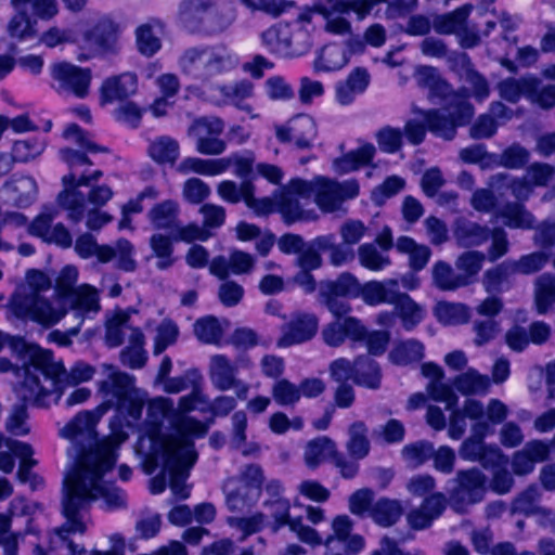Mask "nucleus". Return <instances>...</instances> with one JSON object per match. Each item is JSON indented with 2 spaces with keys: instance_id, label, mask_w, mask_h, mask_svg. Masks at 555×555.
Returning <instances> with one entry per match:
<instances>
[{
  "instance_id": "f257e3e1",
  "label": "nucleus",
  "mask_w": 555,
  "mask_h": 555,
  "mask_svg": "<svg viewBox=\"0 0 555 555\" xmlns=\"http://www.w3.org/2000/svg\"><path fill=\"white\" fill-rule=\"evenodd\" d=\"M12 346L24 358L21 396L40 408L48 406L52 399L57 402L65 387L88 382L95 373L94 367L85 362L75 363L66 373L63 364L54 361L52 352L22 338H14Z\"/></svg>"
},
{
  "instance_id": "f03ea898",
  "label": "nucleus",
  "mask_w": 555,
  "mask_h": 555,
  "mask_svg": "<svg viewBox=\"0 0 555 555\" xmlns=\"http://www.w3.org/2000/svg\"><path fill=\"white\" fill-rule=\"evenodd\" d=\"M175 425L178 436H163L160 439L162 459L169 474V487L172 493L180 499H188L190 489L185 480L198 457L193 438L204 437L208 426L188 417L178 420Z\"/></svg>"
},
{
  "instance_id": "7ed1b4c3",
  "label": "nucleus",
  "mask_w": 555,
  "mask_h": 555,
  "mask_svg": "<svg viewBox=\"0 0 555 555\" xmlns=\"http://www.w3.org/2000/svg\"><path fill=\"white\" fill-rule=\"evenodd\" d=\"M115 465V455L106 460L87 455L82 457L73 470H67L63 480V496L87 495L88 503L83 508V519L90 505L102 499L107 509H117L126 506V494L113 485L103 482L104 475Z\"/></svg>"
},
{
  "instance_id": "20e7f679",
  "label": "nucleus",
  "mask_w": 555,
  "mask_h": 555,
  "mask_svg": "<svg viewBox=\"0 0 555 555\" xmlns=\"http://www.w3.org/2000/svg\"><path fill=\"white\" fill-rule=\"evenodd\" d=\"M60 156L69 167V173L62 178L65 189L59 194V205L67 211V218L78 223L83 219L86 196L79 191L80 186H92L103 176L102 170L91 173L80 171V167L91 166L92 162L77 150L64 147L60 150Z\"/></svg>"
},
{
  "instance_id": "39448f33",
  "label": "nucleus",
  "mask_w": 555,
  "mask_h": 555,
  "mask_svg": "<svg viewBox=\"0 0 555 555\" xmlns=\"http://www.w3.org/2000/svg\"><path fill=\"white\" fill-rule=\"evenodd\" d=\"M103 415V411H83L78 413L61 430L60 436L70 440L72 446L67 450V470H73L76 464L85 456L92 455L106 460L114 456V450L107 443H99L95 426Z\"/></svg>"
},
{
  "instance_id": "423d86ee",
  "label": "nucleus",
  "mask_w": 555,
  "mask_h": 555,
  "mask_svg": "<svg viewBox=\"0 0 555 555\" xmlns=\"http://www.w3.org/2000/svg\"><path fill=\"white\" fill-rule=\"evenodd\" d=\"M103 415V411H83L78 413L61 430L60 436L70 440L72 446L67 450V470H73L76 464L85 456L92 455L106 460L114 456V450L107 443H99L95 426Z\"/></svg>"
},
{
  "instance_id": "0eeeda50",
  "label": "nucleus",
  "mask_w": 555,
  "mask_h": 555,
  "mask_svg": "<svg viewBox=\"0 0 555 555\" xmlns=\"http://www.w3.org/2000/svg\"><path fill=\"white\" fill-rule=\"evenodd\" d=\"M236 65L235 55L222 44L189 47L182 51L178 59L181 73L203 83L229 73Z\"/></svg>"
},
{
  "instance_id": "6e6552de",
  "label": "nucleus",
  "mask_w": 555,
  "mask_h": 555,
  "mask_svg": "<svg viewBox=\"0 0 555 555\" xmlns=\"http://www.w3.org/2000/svg\"><path fill=\"white\" fill-rule=\"evenodd\" d=\"M90 496L73 495L62 498V514L65 522L56 528L49 538L47 550L36 547L37 555H83V547L68 540L69 533H83L87 530V520L83 519V508Z\"/></svg>"
},
{
  "instance_id": "1a4fd4ad",
  "label": "nucleus",
  "mask_w": 555,
  "mask_h": 555,
  "mask_svg": "<svg viewBox=\"0 0 555 555\" xmlns=\"http://www.w3.org/2000/svg\"><path fill=\"white\" fill-rule=\"evenodd\" d=\"M105 367L107 375L100 384L104 402L98 409L104 414L108 409L115 408L120 414H127L133 421H138L142 415L144 400L134 389L133 377L112 365Z\"/></svg>"
},
{
  "instance_id": "9d476101",
  "label": "nucleus",
  "mask_w": 555,
  "mask_h": 555,
  "mask_svg": "<svg viewBox=\"0 0 555 555\" xmlns=\"http://www.w3.org/2000/svg\"><path fill=\"white\" fill-rule=\"evenodd\" d=\"M74 249L82 259L95 257L100 263L116 261L117 269L125 272H133L137 261L133 258L134 247L126 238H119L114 244H99L90 233H83L76 238Z\"/></svg>"
},
{
  "instance_id": "9b49d317",
  "label": "nucleus",
  "mask_w": 555,
  "mask_h": 555,
  "mask_svg": "<svg viewBox=\"0 0 555 555\" xmlns=\"http://www.w3.org/2000/svg\"><path fill=\"white\" fill-rule=\"evenodd\" d=\"M311 197L312 189L308 180L293 178L274 191L276 212L286 224L313 220L314 211L306 209Z\"/></svg>"
},
{
  "instance_id": "f8f14e48",
  "label": "nucleus",
  "mask_w": 555,
  "mask_h": 555,
  "mask_svg": "<svg viewBox=\"0 0 555 555\" xmlns=\"http://www.w3.org/2000/svg\"><path fill=\"white\" fill-rule=\"evenodd\" d=\"M8 307L18 319H29L42 326L50 327L59 323L67 310L55 307L39 294H28L25 287H17L12 294Z\"/></svg>"
},
{
  "instance_id": "ddd939ff",
  "label": "nucleus",
  "mask_w": 555,
  "mask_h": 555,
  "mask_svg": "<svg viewBox=\"0 0 555 555\" xmlns=\"http://www.w3.org/2000/svg\"><path fill=\"white\" fill-rule=\"evenodd\" d=\"M449 496L451 506L459 513L468 506L480 503L487 492V476L478 468L459 470L450 480Z\"/></svg>"
},
{
  "instance_id": "4468645a",
  "label": "nucleus",
  "mask_w": 555,
  "mask_h": 555,
  "mask_svg": "<svg viewBox=\"0 0 555 555\" xmlns=\"http://www.w3.org/2000/svg\"><path fill=\"white\" fill-rule=\"evenodd\" d=\"M312 189V196L318 207L324 212H333L347 201L359 194V184L356 180L338 182L322 176L308 180Z\"/></svg>"
},
{
  "instance_id": "2eb2a0df",
  "label": "nucleus",
  "mask_w": 555,
  "mask_h": 555,
  "mask_svg": "<svg viewBox=\"0 0 555 555\" xmlns=\"http://www.w3.org/2000/svg\"><path fill=\"white\" fill-rule=\"evenodd\" d=\"M420 113L427 125V129L437 137L451 140L455 135L456 127L467 124L474 115V107L465 99H461L456 106L450 112L446 111H421Z\"/></svg>"
},
{
  "instance_id": "dca6fc26",
  "label": "nucleus",
  "mask_w": 555,
  "mask_h": 555,
  "mask_svg": "<svg viewBox=\"0 0 555 555\" xmlns=\"http://www.w3.org/2000/svg\"><path fill=\"white\" fill-rule=\"evenodd\" d=\"M224 122L218 117L196 119L188 133L195 141V150L202 155L217 156L227 150V142L220 138Z\"/></svg>"
},
{
  "instance_id": "f3484780",
  "label": "nucleus",
  "mask_w": 555,
  "mask_h": 555,
  "mask_svg": "<svg viewBox=\"0 0 555 555\" xmlns=\"http://www.w3.org/2000/svg\"><path fill=\"white\" fill-rule=\"evenodd\" d=\"M59 92L72 93L79 99L88 95L92 79L90 68H81L69 62H57L50 66Z\"/></svg>"
},
{
  "instance_id": "a211bd4d",
  "label": "nucleus",
  "mask_w": 555,
  "mask_h": 555,
  "mask_svg": "<svg viewBox=\"0 0 555 555\" xmlns=\"http://www.w3.org/2000/svg\"><path fill=\"white\" fill-rule=\"evenodd\" d=\"M120 25L111 15H101L85 31L83 39L100 54H117L120 44Z\"/></svg>"
},
{
  "instance_id": "6ab92c4d",
  "label": "nucleus",
  "mask_w": 555,
  "mask_h": 555,
  "mask_svg": "<svg viewBox=\"0 0 555 555\" xmlns=\"http://www.w3.org/2000/svg\"><path fill=\"white\" fill-rule=\"evenodd\" d=\"M320 13L326 20L325 29L333 35H348L351 31L350 23L343 16V13L356 11L359 15H365L372 8L366 0H336L331 10L323 4L318 5Z\"/></svg>"
},
{
  "instance_id": "aec40b11",
  "label": "nucleus",
  "mask_w": 555,
  "mask_h": 555,
  "mask_svg": "<svg viewBox=\"0 0 555 555\" xmlns=\"http://www.w3.org/2000/svg\"><path fill=\"white\" fill-rule=\"evenodd\" d=\"M275 135L282 143L293 142L300 150L310 149L317 137V125L312 117L299 115L284 126H276Z\"/></svg>"
},
{
  "instance_id": "412c9836",
  "label": "nucleus",
  "mask_w": 555,
  "mask_h": 555,
  "mask_svg": "<svg viewBox=\"0 0 555 555\" xmlns=\"http://www.w3.org/2000/svg\"><path fill=\"white\" fill-rule=\"evenodd\" d=\"M319 328V320L312 313L298 312L282 327V336L278 346L286 348L302 344L315 336Z\"/></svg>"
},
{
  "instance_id": "4be33fe9",
  "label": "nucleus",
  "mask_w": 555,
  "mask_h": 555,
  "mask_svg": "<svg viewBox=\"0 0 555 555\" xmlns=\"http://www.w3.org/2000/svg\"><path fill=\"white\" fill-rule=\"evenodd\" d=\"M65 305L73 311L77 324L92 318L101 310L99 291L90 284H81L63 298Z\"/></svg>"
},
{
  "instance_id": "5701e85b",
  "label": "nucleus",
  "mask_w": 555,
  "mask_h": 555,
  "mask_svg": "<svg viewBox=\"0 0 555 555\" xmlns=\"http://www.w3.org/2000/svg\"><path fill=\"white\" fill-rule=\"evenodd\" d=\"M366 335V328L360 320L353 317L335 319L322 330V338L330 347L341 346L347 338L361 341Z\"/></svg>"
},
{
  "instance_id": "b1692460",
  "label": "nucleus",
  "mask_w": 555,
  "mask_h": 555,
  "mask_svg": "<svg viewBox=\"0 0 555 555\" xmlns=\"http://www.w3.org/2000/svg\"><path fill=\"white\" fill-rule=\"evenodd\" d=\"M55 217L56 212L53 211L40 214L30 223L29 233L47 243L68 248L73 244L72 235L63 223L52 224Z\"/></svg>"
},
{
  "instance_id": "393cba45",
  "label": "nucleus",
  "mask_w": 555,
  "mask_h": 555,
  "mask_svg": "<svg viewBox=\"0 0 555 555\" xmlns=\"http://www.w3.org/2000/svg\"><path fill=\"white\" fill-rule=\"evenodd\" d=\"M295 37L308 38V34L299 29L296 34L292 35L287 25H276L261 34V41L273 53H288L291 50L301 53L302 49H298L295 44Z\"/></svg>"
},
{
  "instance_id": "a878e982",
  "label": "nucleus",
  "mask_w": 555,
  "mask_h": 555,
  "mask_svg": "<svg viewBox=\"0 0 555 555\" xmlns=\"http://www.w3.org/2000/svg\"><path fill=\"white\" fill-rule=\"evenodd\" d=\"M485 414V405L476 399H466L461 409L453 410L449 420L448 436L453 440H459L466 431V418L480 422Z\"/></svg>"
},
{
  "instance_id": "bb28decb",
  "label": "nucleus",
  "mask_w": 555,
  "mask_h": 555,
  "mask_svg": "<svg viewBox=\"0 0 555 555\" xmlns=\"http://www.w3.org/2000/svg\"><path fill=\"white\" fill-rule=\"evenodd\" d=\"M400 292L397 279L374 280L361 285L359 297L369 306L392 305Z\"/></svg>"
},
{
  "instance_id": "cd10ccee",
  "label": "nucleus",
  "mask_w": 555,
  "mask_h": 555,
  "mask_svg": "<svg viewBox=\"0 0 555 555\" xmlns=\"http://www.w3.org/2000/svg\"><path fill=\"white\" fill-rule=\"evenodd\" d=\"M137 76L132 73H124L106 78L100 88L101 103L122 101L137 91Z\"/></svg>"
},
{
  "instance_id": "c85d7f7f",
  "label": "nucleus",
  "mask_w": 555,
  "mask_h": 555,
  "mask_svg": "<svg viewBox=\"0 0 555 555\" xmlns=\"http://www.w3.org/2000/svg\"><path fill=\"white\" fill-rule=\"evenodd\" d=\"M453 236L457 246L462 248L478 247L490 238V229L475 221L460 218L454 222Z\"/></svg>"
},
{
  "instance_id": "c756f323",
  "label": "nucleus",
  "mask_w": 555,
  "mask_h": 555,
  "mask_svg": "<svg viewBox=\"0 0 555 555\" xmlns=\"http://www.w3.org/2000/svg\"><path fill=\"white\" fill-rule=\"evenodd\" d=\"M180 215V206L175 199H165L155 204L147 212V220L153 229L165 230L169 234H173L178 229Z\"/></svg>"
},
{
  "instance_id": "7c9ffc66",
  "label": "nucleus",
  "mask_w": 555,
  "mask_h": 555,
  "mask_svg": "<svg viewBox=\"0 0 555 555\" xmlns=\"http://www.w3.org/2000/svg\"><path fill=\"white\" fill-rule=\"evenodd\" d=\"M3 190L8 199L21 208L30 206L36 201L38 193L35 179L26 176L12 178L4 184Z\"/></svg>"
},
{
  "instance_id": "2f4dec72",
  "label": "nucleus",
  "mask_w": 555,
  "mask_h": 555,
  "mask_svg": "<svg viewBox=\"0 0 555 555\" xmlns=\"http://www.w3.org/2000/svg\"><path fill=\"white\" fill-rule=\"evenodd\" d=\"M392 306L402 327L408 332L413 331L426 317L425 307L403 292L399 293Z\"/></svg>"
},
{
  "instance_id": "473e14b6",
  "label": "nucleus",
  "mask_w": 555,
  "mask_h": 555,
  "mask_svg": "<svg viewBox=\"0 0 555 555\" xmlns=\"http://www.w3.org/2000/svg\"><path fill=\"white\" fill-rule=\"evenodd\" d=\"M237 365L223 354L212 356L209 364V377L212 385L219 390H229L238 387L240 382L235 378Z\"/></svg>"
},
{
  "instance_id": "72a5a7b5",
  "label": "nucleus",
  "mask_w": 555,
  "mask_h": 555,
  "mask_svg": "<svg viewBox=\"0 0 555 555\" xmlns=\"http://www.w3.org/2000/svg\"><path fill=\"white\" fill-rule=\"evenodd\" d=\"M533 305L540 315L553 310L555 307V274L543 273L534 280Z\"/></svg>"
},
{
  "instance_id": "f704fd0d",
  "label": "nucleus",
  "mask_w": 555,
  "mask_h": 555,
  "mask_svg": "<svg viewBox=\"0 0 555 555\" xmlns=\"http://www.w3.org/2000/svg\"><path fill=\"white\" fill-rule=\"evenodd\" d=\"M495 217L503 219L509 229L532 230L535 223L534 216L518 202L506 203L495 212Z\"/></svg>"
},
{
  "instance_id": "c9c22d12",
  "label": "nucleus",
  "mask_w": 555,
  "mask_h": 555,
  "mask_svg": "<svg viewBox=\"0 0 555 555\" xmlns=\"http://www.w3.org/2000/svg\"><path fill=\"white\" fill-rule=\"evenodd\" d=\"M346 450L351 459L358 461L366 457L371 450L369 428L363 421H356L348 426Z\"/></svg>"
},
{
  "instance_id": "e433bc0d",
  "label": "nucleus",
  "mask_w": 555,
  "mask_h": 555,
  "mask_svg": "<svg viewBox=\"0 0 555 555\" xmlns=\"http://www.w3.org/2000/svg\"><path fill=\"white\" fill-rule=\"evenodd\" d=\"M337 446L330 437L321 436L310 440L304 451V459L307 466L315 468L322 462L335 457Z\"/></svg>"
},
{
  "instance_id": "4c0bfd02",
  "label": "nucleus",
  "mask_w": 555,
  "mask_h": 555,
  "mask_svg": "<svg viewBox=\"0 0 555 555\" xmlns=\"http://www.w3.org/2000/svg\"><path fill=\"white\" fill-rule=\"evenodd\" d=\"M470 431V437L462 442L459 453L465 461L478 462L486 447L483 439L490 433V428L487 422H477L472 425Z\"/></svg>"
},
{
  "instance_id": "58836bf2",
  "label": "nucleus",
  "mask_w": 555,
  "mask_h": 555,
  "mask_svg": "<svg viewBox=\"0 0 555 555\" xmlns=\"http://www.w3.org/2000/svg\"><path fill=\"white\" fill-rule=\"evenodd\" d=\"M147 154L159 165H173L180 156V144L169 135H160L150 142Z\"/></svg>"
},
{
  "instance_id": "ea45409f",
  "label": "nucleus",
  "mask_w": 555,
  "mask_h": 555,
  "mask_svg": "<svg viewBox=\"0 0 555 555\" xmlns=\"http://www.w3.org/2000/svg\"><path fill=\"white\" fill-rule=\"evenodd\" d=\"M173 242L171 234H163L160 232L152 234L149 240L152 257L156 259V268L158 270H167L173 266L176 258L173 257Z\"/></svg>"
},
{
  "instance_id": "a19ab883",
  "label": "nucleus",
  "mask_w": 555,
  "mask_h": 555,
  "mask_svg": "<svg viewBox=\"0 0 555 555\" xmlns=\"http://www.w3.org/2000/svg\"><path fill=\"white\" fill-rule=\"evenodd\" d=\"M375 154L373 144L367 143L359 149L351 151L341 157L333 160V169L335 172L344 175L359 169L361 166L369 164Z\"/></svg>"
},
{
  "instance_id": "79ce46f5",
  "label": "nucleus",
  "mask_w": 555,
  "mask_h": 555,
  "mask_svg": "<svg viewBox=\"0 0 555 555\" xmlns=\"http://www.w3.org/2000/svg\"><path fill=\"white\" fill-rule=\"evenodd\" d=\"M472 9L470 4H465L450 13L434 16V30L439 35H456L464 26Z\"/></svg>"
},
{
  "instance_id": "37998d69",
  "label": "nucleus",
  "mask_w": 555,
  "mask_h": 555,
  "mask_svg": "<svg viewBox=\"0 0 555 555\" xmlns=\"http://www.w3.org/2000/svg\"><path fill=\"white\" fill-rule=\"evenodd\" d=\"M225 162L219 158L185 157L177 166L182 175L197 173L202 176H218L224 172Z\"/></svg>"
},
{
  "instance_id": "c03bdc74",
  "label": "nucleus",
  "mask_w": 555,
  "mask_h": 555,
  "mask_svg": "<svg viewBox=\"0 0 555 555\" xmlns=\"http://www.w3.org/2000/svg\"><path fill=\"white\" fill-rule=\"evenodd\" d=\"M537 78L532 76L506 78L498 83L500 96L511 103H517L522 95L528 99V93L534 90Z\"/></svg>"
},
{
  "instance_id": "a18cd8bd",
  "label": "nucleus",
  "mask_w": 555,
  "mask_h": 555,
  "mask_svg": "<svg viewBox=\"0 0 555 555\" xmlns=\"http://www.w3.org/2000/svg\"><path fill=\"white\" fill-rule=\"evenodd\" d=\"M425 347L417 339L399 341L388 354L389 360L396 365H409L418 362L424 358Z\"/></svg>"
},
{
  "instance_id": "49530a36",
  "label": "nucleus",
  "mask_w": 555,
  "mask_h": 555,
  "mask_svg": "<svg viewBox=\"0 0 555 555\" xmlns=\"http://www.w3.org/2000/svg\"><path fill=\"white\" fill-rule=\"evenodd\" d=\"M485 260L486 255L478 250L464 251L455 259L454 267L466 286L476 281Z\"/></svg>"
},
{
  "instance_id": "de8ad7c7",
  "label": "nucleus",
  "mask_w": 555,
  "mask_h": 555,
  "mask_svg": "<svg viewBox=\"0 0 555 555\" xmlns=\"http://www.w3.org/2000/svg\"><path fill=\"white\" fill-rule=\"evenodd\" d=\"M434 285L443 292L456 291L466 287L457 270L446 261H437L431 269Z\"/></svg>"
},
{
  "instance_id": "09e8293b",
  "label": "nucleus",
  "mask_w": 555,
  "mask_h": 555,
  "mask_svg": "<svg viewBox=\"0 0 555 555\" xmlns=\"http://www.w3.org/2000/svg\"><path fill=\"white\" fill-rule=\"evenodd\" d=\"M454 387L462 395H486L490 389V379L487 375H482L474 369L455 377L453 382Z\"/></svg>"
},
{
  "instance_id": "8fccbe9b",
  "label": "nucleus",
  "mask_w": 555,
  "mask_h": 555,
  "mask_svg": "<svg viewBox=\"0 0 555 555\" xmlns=\"http://www.w3.org/2000/svg\"><path fill=\"white\" fill-rule=\"evenodd\" d=\"M396 248L398 251L409 255V263L414 271L424 269L431 256L428 246L420 245L409 236H400L396 242Z\"/></svg>"
},
{
  "instance_id": "3c124183",
  "label": "nucleus",
  "mask_w": 555,
  "mask_h": 555,
  "mask_svg": "<svg viewBox=\"0 0 555 555\" xmlns=\"http://www.w3.org/2000/svg\"><path fill=\"white\" fill-rule=\"evenodd\" d=\"M415 79L422 88L428 89L430 95L446 98L451 92L450 85L442 79L438 70L433 66H420L415 70Z\"/></svg>"
},
{
  "instance_id": "603ef678",
  "label": "nucleus",
  "mask_w": 555,
  "mask_h": 555,
  "mask_svg": "<svg viewBox=\"0 0 555 555\" xmlns=\"http://www.w3.org/2000/svg\"><path fill=\"white\" fill-rule=\"evenodd\" d=\"M516 272L511 260H505L500 264L488 269L482 276V285L487 293H500L508 288V280Z\"/></svg>"
},
{
  "instance_id": "864d4df0",
  "label": "nucleus",
  "mask_w": 555,
  "mask_h": 555,
  "mask_svg": "<svg viewBox=\"0 0 555 555\" xmlns=\"http://www.w3.org/2000/svg\"><path fill=\"white\" fill-rule=\"evenodd\" d=\"M359 263L374 272L383 271L391 264L387 253L378 249L374 243H364L357 250Z\"/></svg>"
},
{
  "instance_id": "5fc2aeb1",
  "label": "nucleus",
  "mask_w": 555,
  "mask_h": 555,
  "mask_svg": "<svg viewBox=\"0 0 555 555\" xmlns=\"http://www.w3.org/2000/svg\"><path fill=\"white\" fill-rule=\"evenodd\" d=\"M353 380L357 385L378 389L380 387L382 373L379 365L365 357L356 360V374Z\"/></svg>"
},
{
  "instance_id": "6e6d98bb",
  "label": "nucleus",
  "mask_w": 555,
  "mask_h": 555,
  "mask_svg": "<svg viewBox=\"0 0 555 555\" xmlns=\"http://www.w3.org/2000/svg\"><path fill=\"white\" fill-rule=\"evenodd\" d=\"M130 328L129 314L125 311H117L112 318L106 321L105 326V343L109 347H118L127 335Z\"/></svg>"
},
{
  "instance_id": "4d7b16f0",
  "label": "nucleus",
  "mask_w": 555,
  "mask_h": 555,
  "mask_svg": "<svg viewBox=\"0 0 555 555\" xmlns=\"http://www.w3.org/2000/svg\"><path fill=\"white\" fill-rule=\"evenodd\" d=\"M347 62L346 53L340 47L326 46L314 61V69L317 72H333L344 67Z\"/></svg>"
},
{
  "instance_id": "13d9d810",
  "label": "nucleus",
  "mask_w": 555,
  "mask_h": 555,
  "mask_svg": "<svg viewBox=\"0 0 555 555\" xmlns=\"http://www.w3.org/2000/svg\"><path fill=\"white\" fill-rule=\"evenodd\" d=\"M271 396L280 406H294L300 401V389L289 379L279 378L271 387Z\"/></svg>"
},
{
  "instance_id": "bf43d9fd",
  "label": "nucleus",
  "mask_w": 555,
  "mask_h": 555,
  "mask_svg": "<svg viewBox=\"0 0 555 555\" xmlns=\"http://www.w3.org/2000/svg\"><path fill=\"white\" fill-rule=\"evenodd\" d=\"M435 315L444 325L466 323L469 319L467 307L463 304L441 301L435 308Z\"/></svg>"
},
{
  "instance_id": "052dcab7",
  "label": "nucleus",
  "mask_w": 555,
  "mask_h": 555,
  "mask_svg": "<svg viewBox=\"0 0 555 555\" xmlns=\"http://www.w3.org/2000/svg\"><path fill=\"white\" fill-rule=\"evenodd\" d=\"M516 274L531 275L545 268L550 255L543 250L533 251L520 256L518 259H509Z\"/></svg>"
},
{
  "instance_id": "680f3d73",
  "label": "nucleus",
  "mask_w": 555,
  "mask_h": 555,
  "mask_svg": "<svg viewBox=\"0 0 555 555\" xmlns=\"http://www.w3.org/2000/svg\"><path fill=\"white\" fill-rule=\"evenodd\" d=\"M322 289L341 297H359L361 284L353 274L344 272L336 280L326 282Z\"/></svg>"
},
{
  "instance_id": "e2e57ef3",
  "label": "nucleus",
  "mask_w": 555,
  "mask_h": 555,
  "mask_svg": "<svg viewBox=\"0 0 555 555\" xmlns=\"http://www.w3.org/2000/svg\"><path fill=\"white\" fill-rule=\"evenodd\" d=\"M402 509L397 501L378 500L371 508V517L380 526L393 525L401 516Z\"/></svg>"
},
{
  "instance_id": "0e129e2a",
  "label": "nucleus",
  "mask_w": 555,
  "mask_h": 555,
  "mask_svg": "<svg viewBox=\"0 0 555 555\" xmlns=\"http://www.w3.org/2000/svg\"><path fill=\"white\" fill-rule=\"evenodd\" d=\"M12 7L16 11L27 12V5L31 7L33 13L40 20L49 21L59 13L56 0H11Z\"/></svg>"
},
{
  "instance_id": "69168bd1",
  "label": "nucleus",
  "mask_w": 555,
  "mask_h": 555,
  "mask_svg": "<svg viewBox=\"0 0 555 555\" xmlns=\"http://www.w3.org/2000/svg\"><path fill=\"white\" fill-rule=\"evenodd\" d=\"M8 448L21 460L17 472L18 479L22 482L30 480L31 468L37 464V461L31 457L34 454L31 446L25 442H11Z\"/></svg>"
},
{
  "instance_id": "338daca9",
  "label": "nucleus",
  "mask_w": 555,
  "mask_h": 555,
  "mask_svg": "<svg viewBox=\"0 0 555 555\" xmlns=\"http://www.w3.org/2000/svg\"><path fill=\"white\" fill-rule=\"evenodd\" d=\"M209 8L206 0H183L179 5V17L184 24L193 25L204 20Z\"/></svg>"
},
{
  "instance_id": "774afa93",
  "label": "nucleus",
  "mask_w": 555,
  "mask_h": 555,
  "mask_svg": "<svg viewBox=\"0 0 555 555\" xmlns=\"http://www.w3.org/2000/svg\"><path fill=\"white\" fill-rule=\"evenodd\" d=\"M194 334L204 344H218L222 330L216 318L207 317L195 322Z\"/></svg>"
}]
</instances>
